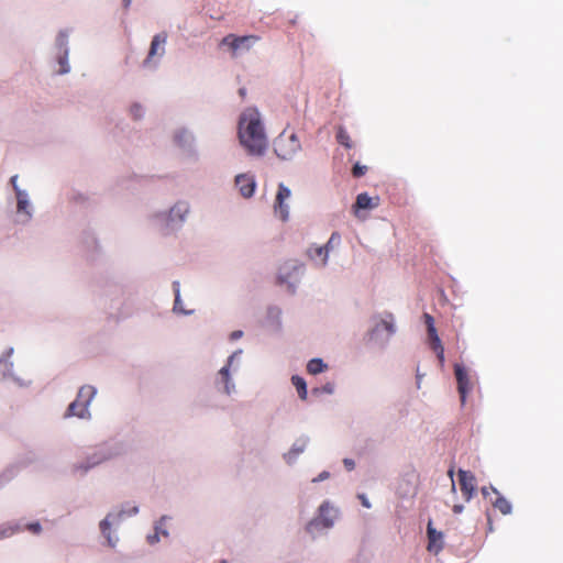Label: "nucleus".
<instances>
[{
    "mask_svg": "<svg viewBox=\"0 0 563 563\" xmlns=\"http://www.w3.org/2000/svg\"><path fill=\"white\" fill-rule=\"evenodd\" d=\"M13 533H14V531H13L12 529H7V530H3V531L1 532L0 538L8 537V536H11V534H13Z\"/></svg>",
    "mask_w": 563,
    "mask_h": 563,
    "instance_id": "nucleus-37",
    "label": "nucleus"
},
{
    "mask_svg": "<svg viewBox=\"0 0 563 563\" xmlns=\"http://www.w3.org/2000/svg\"><path fill=\"white\" fill-rule=\"evenodd\" d=\"M26 528H27V530H30L33 533H40L42 530V527L38 522L30 523V525H27Z\"/></svg>",
    "mask_w": 563,
    "mask_h": 563,
    "instance_id": "nucleus-28",
    "label": "nucleus"
},
{
    "mask_svg": "<svg viewBox=\"0 0 563 563\" xmlns=\"http://www.w3.org/2000/svg\"><path fill=\"white\" fill-rule=\"evenodd\" d=\"M492 488H494L493 486H489V487H483L482 488V494L484 497H488L489 494L492 493Z\"/></svg>",
    "mask_w": 563,
    "mask_h": 563,
    "instance_id": "nucleus-35",
    "label": "nucleus"
},
{
    "mask_svg": "<svg viewBox=\"0 0 563 563\" xmlns=\"http://www.w3.org/2000/svg\"><path fill=\"white\" fill-rule=\"evenodd\" d=\"M181 301H180V295H179V289L176 288L175 289V303H174V309L175 310H178V311H181V312H185L180 306Z\"/></svg>",
    "mask_w": 563,
    "mask_h": 563,
    "instance_id": "nucleus-26",
    "label": "nucleus"
},
{
    "mask_svg": "<svg viewBox=\"0 0 563 563\" xmlns=\"http://www.w3.org/2000/svg\"><path fill=\"white\" fill-rule=\"evenodd\" d=\"M325 390H327L328 393H331V391H332V387H331V386H327V387H325Z\"/></svg>",
    "mask_w": 563,
    "mask_h": 563,
    "instance_id": "nucleus-42",
    "label": "nucleus"
},
{
    "mask_svg": "<svg viewBox=\"0 0 563 563\" xmlns=\"http://www.w3.org/2000/svg\"><path fill=\"white\" fill-rule=\"evenodd\" d=\"M16 179H18L16 175L12 176L11 179H10V181H11L13 188L15 189V191L19 190L18 187H16Z\"/></svg>",
    "mask_w": 563,
    "mask_h": 563,
    "instance_id": "nucleus-38",
    "label": "nucleus"
},
{
    "mask_svg": "<svg viewBox=\"0 0 563 563\" xmlns=\"http://www.w3.org/2000/svg\"><path fill=\"white\" fill-rule=\"evenodd\" d=\"M233 357H234V355H231V356L229 357L228 365L223 366V367L220 369V372H219V374H220V376H221V379H222V380H223V383H224V391H225L227 394H230V393H231L229 367H230V365H231V363H232Z\"/></svg>",
    "mask_w": 563,
    "mask_h": 563,
    "instance_id": "nucleus-19",
    "label": "nucleus"
},
{
    "mask_svg": "<svg viewBox=\"0 0 563 563\" xmlns=\"http://www.w3.org/2000/svg\"><path fill=\"white\" fill-rule=\"evenodd\" d=\"M123 4L125 8H129V5L131 4V0H123Z\"/></svg>",
    "mask_w": 563,
    "mask_h": 563,
    "instance_id": "nucleus-39",
    "label": "nucleus"
},
{
    "mask_svg": "<svg viewBox=\"0 0 563 563\" xmlns=\"http://www.w3.org/2000/svg\"><path fill=\"white\" fill-rule=\"evenodd\" d=\"M358 499L361 500L362 505L365 508H371V503L368 501L367 497L364 494H360Z\"/></svg>",
    "mask_w": 563,
    "mask_h": 563,
    "instance_id": "nucleus-31",
    "label": "nucleus"
},
{
    "mask_svg": "<svg viewBox=\"0 0 563 563\" xmlns=\"http://www.w3.org/2000/svg\"><path fill=\"white\" fill-rule=\"evenodd\" d=\"M239 139L250 155L261 156L267 148V136L256 109H246L240 117Z\"/></svg>",
    "mask_w": 563,
    "mask_h": 563,
    "instance_id": "nucleus-1",
    "label": "nucleus"
},
{
    "mask_svg": "<svg viewBox=\"0 0 563 563\" xmlns=\"http://www.w3.org/2000/svg\"><path fill=\"white\" fill-rule=\"evenodd\" d=\"M167 42V33L162 32L156 34L151 43L147 57L143 62V66L147 67L154 57H162L165 54V44Z\"/></svg>",
    "mask_w": 563,
    "mask_h": 563,
    "instance_id": "nucleus-9",
    "label": "nucleus"
},
{
    "mask_svg": "<svg viewBox=\"0 0 563 563\" xmlns=\"http://www.w3.org/2000/svg\"><path fill=\"white\" fill-rule=\"evenodd\" d=\"M336 141L344 147L346 148H351L352 147V142H351V137L347 133V131L340 126L338 129V132H336Z\"/></svg>",
    "mask_w": 563,
    "mask_h": 563,
    "instance_id": "nucleus-20",
    "label": "nucleus"
},
{
    "mask_svg": "<svg viewBox=\"0 0 563 563\" xmlns=\"http://www.w3.org/2000/svg\"><path fill=\"white\" fill-rule=\"evenodd\" d=\"M454 374L457 382V390L461 397V402L462 405H464L466 400V395L472 390L473 385L464 366L455 364Z\"/></svg>",
    "mask_w": 563,
    "mask_h": 563,
    "instance_id": "nucleus-7",
    "label": "nucleus"
},
{
    "mask_svg": "<svg viewBox=\"0 0 563 563\" xmlns=\"http://www.w3.org/2000/svg\"><path fill=\"white\" fill-rule=\"evenodd\" d=\"M130 112H131V115L134 118V119H139L142 117V113H143V110H142V107L140 104H133L131 108H130Z\"/></svg>",
    "mask_w": 563,
    "mask_h": 563,
    "instance_id": "nucleus-25",
    "label": "nucleus"
},
{
    "mask_svg": "<svg viewBox=\"0 0 563 563\" xmlns=\"http://www.w3.org/2000/svg\"><path fill=\"white\" fill-rule=\"evenodd\" d=\"M379 205V197H369L366 192L360 194L356 197V201L353 206L354 213L357 214V211L361 209H374Z\"/></svg>",
    "mask_w": 563,
    "mask_h": 563,
    "instance_id": "nucleus-13",
    "label": "nucleus"
},
{
    "mask_svg": "<svg viewBox=\"0 0 563 563\" xmlns=\"http://www.w3.org/2000/svg\"><path fill=\"white\" fill-rule=\"evenodd\" d=\"M366 172L367 167L360 164H355L352 168V175L356 178L364 176Z\"/></svg>",
    "mask_w": 563,
    "mask_h": 563,
    "instance_id": "nucleus-23",
    "label": "nucleus"
},
{
    "mask_svg": "<svg viewBox=\"0 0 563 563\" xmlns=\"http://www.w3.org/2000/svg\"><path fill=\"white\" fill-rule=\"evenodd\" d=\"M492 493L496 495V499L492 501L494 508L503 515H509L512 510L511 504L496 488H492Z\"/></svg>",
    "mask_w": 563,
    "mask_h": 563,
    "instance_id": "nucleus-16",
    "label": "nucleus"
},
{
    "mask_svg": "<svg viewBox=\"0 0 563 563\" xmlns=\"http://www.w3.org/2000/svg\"><path fill=\"white\" fill-rule=\"evenodd\" d=\"M305 446H306L305 441H302L300 444L296 443V444H294L292 449L290 450V453L298 455L299 453L303 452Z\"/></svg>",
    "mask_w": 563,
    "mask_h": 563,
    "instance_id": "nucleus-27",
    "label": "nucleus"
},
{
    "mask_svg": "<svg viewBox=\"0 0 563 563\" xmlns=\"http://www.w3.org/2000/svg\"><path fill=\"white\" fill-rule=\"evenodd\" d=\"M96 395V388L93 386H82L77 395V398L68 406L66 417L76 416L78 418L90 417L88 407L90 401Z\"/></svg>",
    "mask_w": 563,
    "mask_h": 563,
    "instance_id": "nucleus-3",
    "label": "nucleus"
},
{
    "mask_svg": "<svg viewBox=\"0 0 563 563\" xmlns=\"http://www.w3.org/2000/svg\"><path fill=\"white\" fill-rule=\"evenodd\" d=\"M338 233H333L324 246H317L309 250V256L312 260L320 258L321 265L327 264L329 249L332 246L334 240H339Z\"/></svg>",
    "mask_w": 563,
    "mask_h": 563,
    "instance_id": "nucleus-12",
    "label": "nucleus"
},
{
    "mask_svg": "<svg viewBox=\"0 0 563 563\" xmlns=\"http://www.w3.org/2000/svg\"><path fill=\"white\" fill-rule=\"evenodd\" d=\"M423 318H424V322H426V325H427L428 333H430V332L433 333L434 331H437V329L434 327V319H433V317L430 316L429 313H424Z\"/></svg>",
    "mask_w": 563,
    "mask_h": 563,
    "instance_id": "nucleus-24",
    "label": "nucleus"
},
{
    "mask_svg": "<svg viewBox=\"0 0 563 563\" xmlns=\"http://www.w3.org/2000/svg\"><path fill=\"white\" fill-rule=\"evenodd\" d=\"M428 551L438 554L443 549V533L433 528L432 520L427 526Z\"/></svg>",
    "mask_w": 563,
    "mask_h": 563,
    "instance_id": "nucleus-10",
    "label": "nucleus"
},
{
    "mask_svg": "<svg viewBox=\"0 0 563 563\" xmlns=\"http://www.w3.org/2000/svg\"><path fill=\"white\" fill-rule=\"evenodd\" d=\"M98 463H99V461L93 462L91 465L84 467V471H85V472H86V471H88V468H89V467H91V466H93V465H96V464H98Z\"/></svg>",
    "mask_w": 563,
    "mask_h": 563,
    "instance_id": "nucleus-41",
    "label": "nucleus"
},
{
    "mask_svg": "<svg viewBox=\"0 0 563 563\" xmlns=\"http://www.w3.org/2000/svg\"><path fill=\"white\" fill-rule=\"evenodd\" d=\"M338 516V510L330 506L329 501H324L319 507L318 516L312 519L308 527H321L324 529L331 528Z\"/></svg>",
    "mask_w": 563,
    "mask_h": 563,
    "instance_id": "nucleus-5",
    "label": "nucleus"
},
{
    "mask_svg": "<svg viewBox=\"0 0 563 563\" xmlns=\"http://www.w3.org/2000/svg\"><path fill=\"white\" fill-rule=\"evenodd\" d=\"M60 64H62V73L68 71V69L64 67L65 62L62 60Z\"/></svg>",
    "mask_w": 563,
    "mask_h": 563,
    "instance_id": "nucleus-40",
    "label": "nucleus"
},
{
    "mask_svg": "<svg viewBox=\"0 0 563 563\" xmlns=\"http://www.w3.org/2000/svg\"><path fill=\"white\" fill-rule=\"evenodd\" d=\"M16 198H18V210L25 211L27 208V200L25 198V195H23L21 190H16Z\"/></svg>",
    "mask_w": 563,
    "mask_h": 563,
    "instance_id": "nucleus-22",
    "label": "nucleus"
},
{
    "mask_svg": "<svg viewBox=\"0 0 563 563\" xmlns=\"http://www.w3.org/2000/svg\"><path fill=\"white\" fill-rule=\"evenodd\" d=\"M329 476H330L329 472L323 471L322 473L319 474L318 477L313 478L312 482L313 483L321 482V481L327 479Z\"/></svg>",
    "mask_w": 563,
    "mask_h": 563,
    "instance_id": "nucleus-30",
    "label": "nucleus"
},
{
    "mask_svg": "<svg viewBox=\"0 0 563 563\" xmlns=\"http://www.w3.org/2000/svg\"><path fill=\"white\" fill-rule=\"evenodd\" d=\"M242 334H243V333H242V331H240V330H238V331H233V332L231 333V340H238V339H240V338L242 336Z\"/></svg>",
    "mask_w": 563,
    "mask_h": 563,
    "instance_id": "nucleus-33",
    "label": "nucleus"
},
{
    "mask_svg": "<svg viewBox=\"0 0 563 563\" xmlns=\"http://www.w3.org/2000/svg\"><path fill=\"white\" fill-rule=\"evenodd\" d=\"M343 464L347 471H353L355 467V462L352 459H344Z\"/></svg>",
    "mask_w": 563,
    "mask_h": 563,
    "instance_id": "nucleus-29",
    "label": "nucleus"
},
{
    "mask_svg": "<svg viewBox=\"0 0 563 563\" xmlns=\"http://www.w3.org/2000/svg\"><path fill=\"white\" fill-rule=\"evenodd\" d=\"M301 148L300 141L296 133L283 131L274 141V151L282 159H289Z\"/></svg>",
    "mask_w": 563,
    "mask_h": 563,
    "instance_id": "nucleus-2",
    "label": "nucleus"
},
{
    "mask_svg": "<svg viewBox=\"0 0 563 563\" xmlns=\"http://www.w3.org/2000/svg\"><path fill=\"white\" fill-rule=\"evenodd\" d=\"M291 191L284 184H279L274 202L275 214L283 221H286L289 216V207L286 203L290 199Z\"/></svg>",
    "mask_w": 563,
    "mask_h": 563,
    "instance_id": "nucleus-6",
    "label": "nucleus"
},
{
    "mask_svg": "<svg viewBox=\"0 0 563 563\" xmlns=\"http://www.w3.org/2000/svg\"><path fill=\"white\" fill-rule=\"evenodd\" d=\"M428 338H429L430 346L435 352L439 363L441 365H443L444 364V349H443L442 342L438 335V332L434 331L433 333L432 332L428 333Z\"/></svg>",
    "mask_w": 563,
    "mask_h": 563,
    "instance_id": "nucleus-15",
    "label": "nucleus"
},
{
    "mask_svg": "<svg viewBox=\"0 0 563 563\" xmlns=\"http://www.w3.org/2000/svg\"><path fill=\"white\" fill-rule=\"evenodd\" d=\"M100 529H101L102 533L104 536H107L108 544L110 547H114V542H112V539H111L110 533H109L110 522L108 520V517L100 522Z\"/></svg>",
    "mask_w": 563,
    "mask_h": 563,
    "instance_id": "nucleus-21",
    "label": "nucleus"
},
{
    "mask_svg": "<svg viewBox=\"0 0 563 563\" xmlns=\"http://www.w3.org/2000/svg\"><path fill=\"white\" fill-rule=\"evenodd\" d=\"M459 484L462 495L466 501H470L476 492V478L470 471L460 470Z\"/></svg>",
    "mask_w": 563,
    "mask_h": 563,
    "instance_id": "nucleus-8",
    "label": "nucleus"
},
{
    "mask_svg": "<svg viewBox=\"0 0 563 563\" xmlns=\"http://www.w3.org/2000/svg\"><path fill=\"white\" fill-rule=\"evenodd\" d=\"M463 505H454L452 510L454 514H461L463 511Z\"/></svg>",
    "mask_w": 563,
    "mask_h": 563,
    "instance_id": "nucleus-36",
    "label": "nucleus"
},
{
    "mask_svg": "<svg viewBox=\"0 0 563 563\" xmlns=\"http://www.w3.org/2000/svg\"><path fill=\"white\" fill-rule=\"evenodd\" d=\"M235 185L239 188L240 194L244 198H250L253 196L256 183L253 176L249 174H240L235 177Z\"/></svg>",
    "mask_w": 563,
    "mask_h": 563,
    "instance_id": "nucleus-11",
    "label": "nucleus"
},
{
    "mask_svg": "<svg viewBox=\"0 0 563 563\" xmlns=\"http://www.w3.org/2000/svg\"><path fill=\"white\" fill-rule=\"evenodd\" d=\"M380 330H385L388 338L395 333L393 314L388 313L382 318L380 321L371 331V336L376 335Z\"/></svg>",
    "mask_w": 563,
    "mask_h": 563,
    "instance_id": "nucleus-14",
    "label": "nucleus"
},
{
    "mask_svg": "<svg viewBox=\"0 0 563 563\" xmlns=\"http://www.w3.org/2000/svg\"><path fill=\"white\" fill-rule=\"evenodd\" d=\"M258 41L260 36L257 35L235 36L234 34H229L221 40V45L229 46L232 51V56H236L239 49L249 51Z\"/></svg>",
    "mask_w": 563,
    "mask_h": 563,
    "instance_id": "nucleus-4",
    "label": "nucleus"
},
{
    "mask_svg": "<svg viewBox=\"0 0 563 563\" xmlns=\"http://www.w3.org/2000/svg\"><path fill=\"white\" fill-rule=\"evenodd\" d=\"M291 383L296 387L298 396L300 399L306 400L307 399V384L305 379L298 375H294L291 377Z\"/></svg>",
    "mask_w": 563,
    "mask_h": 563,
    "instance_id": "nucleus-17",
    "label": "nucleus"
},
{
    "mask_svg": "<svg viewBox=\"0 0 563 563\" xmlns=\"http://www.w3.org/2000/svg\"><path fill=\"white\" fill-rule=\"evenodd\" d=\"M453 474H454V470L453 467H451L449 471H448V475L450 476L451 481H452V492H455V485H454V481H453Z\"/></svg>",
    "mask_w": 563,
    "mask_h": 563,
    "instance_id": "nucleus-34",
    "label": "nucleus"
},
{
    "mask_svg": "<svg viewBox=\"0 0 563 563\" xmlns=\"http://www.w3.org/2000/svg\"><path fill=\"white\" fill-rule=\"evenodd\" d=\"M327 368V364L321 358H312L307 364V372L312 375L322 373Z\"/></svg>",
    "mask_w": 563,
    "mask_h": 563,
    "instance_id": "nucleus-18",
    "label": "nucleus"
},
{
    "mask_svg": "<svg viewBox=\"0 0 563 563\" xmlns=\"http://www.w3.org/2000/svg\"><path fill=\"white\" fill-rule=\"evenodd\" d=\"M240 95L244 96L245 95V89H240Z\"/></svg>",
    "mask_w": 563,
    "mask_h": 563,
    "instance_id": "nucleus-43",
    "label": "nucleus"
},
{
    "mask_svg": "<svg viewBox=\"0 0 563 563\" xmlns=\"http://www.w3.org/2000/svg\"><path fill=\"white\" fill-rule=\"evenodd\" d=\"M147 541H148V543H150V544H154L155 542H157V541H158V536H157V533H154V534H152V536H148V537H147Z\"/></svg>",
    "mask_w": 563,
    "mask_h": 563,
    "instance_id": "nucleus-32",
    "label": "nucleus"
}]
</instances>
